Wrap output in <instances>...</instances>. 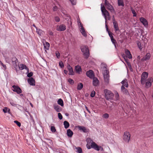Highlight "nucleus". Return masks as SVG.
<instances>
[{"label":"nucleus","mask_w":153,"mask_h":153,"mask_svg":"<svg viewBox=\"0 0 153 153\" xmlns=\"http://www.w3.org/2000/svg\"><path fill=\"white\" fill-rule=\"evenodd\" d=\"M106 31L108 32V33H110V31L109 30L108 28H106Z\"/></svg>","instance_id":"obj_62"},{"label":"nucleus","mask_w":153,"mask_h":153,"mask_svg":"<svg viewBox=\"0 0 153 153\" xmlns=\"http://www.w3.org/2000/svg\"><path fill=\"white\" fill-rule=\"evenodd\" d=\"M108 35H109L111 39L113 38V33H111V32L109 33H108Z\"/></svg>","instance_id":"obj_52"},{"label":"nucleus","mask_w":153,"mask_h":153,"mask_svg":"<svg viewBox=\"0 0 153 153\" xmlns=\"http://www.w3.org/2000/svg\"><path fill=\"white\" fill-rule=\"evenodd\" d=\"M131 135L129 132L125 131L124 132L123 136V139L124 141L127 143H128L130 139Z\"/></svg>","instance_id":"obj_7"},{"label":"nucleus","mask_w":153,"mask_h":153,"mask_svg":"<svg viewBox=\"0 0 153 153\" xmlns=\"http://www.w3.org/2000/svg\"><path fill=\"white\" fill-rule=\"evenodd\" d=\"M3 111L4 113H6L7 112H8L9 114L10 113V109L9 108H8L7 107H4L3 109Z\"/></svg>","instance_id":"obj_32"},{"label":"nucleus","mask_w":153,"mask_h":153,"mask_svg":"<svg viewBox=\"0 0 153 153\" xmlns=\"http://www.w3.org/2000/svg\"><path fill=\"white\" fill-rule=\"evenodd\" d=\"M13 89L12 90L15 92H16L18 94L22 93V90L18 86L13 85L12 86Z\"/></svg>","instance_id":"obj_9"},{"label":"nucleus","mask_w":153,"mask_h":153,"mask_svg":"<svg viewBox=\"0 0 153 153\" xmlns=\"http://www.w3.org/2000/svg\"><path fill=\"white\" fill-rule=\"evenodd\" d=\"M107 65L104 64H101V67L104 70V71H105V70L107 69ZM104 71H103L104 72Z\"/></svg>","instance_id":"obj_37"},{"label":"nucleus","mask_w":153,"mask_h":153,"mask_svg":"<svg viewBox=\"0 0 153 153\" xmlns=\"http://www.w3.org/2000/svg\"><path fill=\"white\" fill-rule=\"evenodd\" d=\"M28 83L31 85H35V81L34 79L32 77L30 78L27 79Z\"/></svg>","instance_id":"obj_19"},{"label":"nucleus","mask_w":153,"mask_h":153,"mask_svg":"<svg viewBox=\"0 0 153 153\" xmlns=\"http://www.w3.org/2000/svg\"><path fill=\"white\" fill-rule=\"evenodd\" d=\"M53 107L54 109L57 112H59L62 111L61 108L57 105H54Z\"/></svg>","instance_id":"obj_20"},{"label":"nucleus","mask_w":153,"mask_h":153,"mask_svg":"<svg viewBox=\"0 0 153 153\" xmlns=\"http://www.w3.org/2000/svg\"><path fill=\"white\" fill-rule=\"evenodd\" d=\"M105 5L106 8L111 13H115V10L113 7L107 0H105Z\"/></svg>","instance_id":"obj_6"},{"label":"nucleus","mask_w":153,"mask_h":153,"mask_svg":"<svg viewBox=\"0 0 153 153\" xmlns=\"http://www.w3.org/2000/svg\"><path fill=\"white\" fill-rule=\"evenodd\" d=\"M104 81L106 85H108L109 82V72L107 70H105L103 73Z\"/></svg>","instance_id":"obj_5"},{"label":"nucleus","mask_w":153,"mask_h":153,"mask_svg":"<svg viewBox=\"0 0 153 153\" xmlns=\"http://www.w3.org/2000/svg\"><path fill=\"white\" fill-rule=\"evenodd\" d=\"M105 26L106 28H108V26L107 25V22L106 20H105Z\"/></svg>","instance_id":"obj_59"},{"label":"nucleus","mask_w":153,"mask_h":153,"mask_svg":"<svg viewBox=\"0 0 153 153\" xmlns=\"http://www.w3.org/2000/svg\"><path fill=\"white\" fill-rule=\"evenodd\" d=\"M125 53L127 55V56L129 59H131L132 58V56L130 53L128 49L125 50Z\"/></svg>","instance_id":"obj_21"},{"label":"nucleus","mask_w":153,"mask_h":153,"mask_svg":"<svg viewBox=\"0 0 153 153\" xmlns=\"http://www.w3.org/2000/svg\"><path fill=\"white\" fill-rule=\"evenodd\" d=\"M148 74L147 72H143L141 75V83L144 84L145 83L146 80L148 76Z\"/></svg>","instance_id":"obj_8"},{"label":"nucleus","mask_w":153,"mask_h":153,"mask_svg":"<svg viewBox=\"0 0 153 153\" xmlns=\"http://www.w3.org/2000/svg\"><path fill=\"white\" fill-rule=\"evenodd\" d=\"M81 50L85 58L87 59L89 56V51L86 46H82L81 47Z\"/></svg>","instance_id":"obj_3"},{"label":"nucleus","mask_w":153,"mask_h":153,"mask_svg":"<svg viewBox=\"0 0 153 153\" xmlns=\"http://www.w3.org/2000/svg\"><path fill=\"white\" fill-rule=\"evenodd\" d=\"M36 32L40 36H41L43 34V32L40 29H36Z\"/></svg>","instance_id":"obj_35"},{"label":"nucleus","mask_w":153,"mask_h":153,"mask_svg":"<svg viewBox=\"0 0 153 153\" xmlns=\"http://www.w3.org/2000/svg\"><path fill=\"white\" fill-rule=\"evenodd\" d=\"M14 122L15 123H16L19 127H20L21 126V124L17 120H15L14 121Z\"/></svg>","instance_id":"obj_42"},{"label":"nucleus","mask_w":153,"mask_h":153,"mask_svg":"<svg viewBox=\"0 0 153 153\" xmlns=\"http://www.w3.org/2000/svg\"><path fill=\"white\" fill-rule=\"evenodd\" d=\"M121 90L122 92L124 94H128V92L127 89L125 88L124 86L122 85L121 87Z\"/></svg>","instance_id":"obj_26"},{"label":"nucleus","mask_w":153,"mask_h":153,"mask_svg":"<svg viewBox=\"0 0 153 153\" xmlns=\"http://www.w3.org/2000/svg\"><path fill=\"white\" fill-rule=\"evenodd\" d=\"M57 9V7L56 6H54L53 8V10L54 11H56Z\"/></svg>","instance_id":"obj_56"},{"label":"nucleus","mask_w":153,"mask_h":153,"mask_svg":"<svg viewBox=\"0 0 153 153\" xmlns=\"http://www.w3.org/2000/svg\"><path fill=\"white\" fill-rule=\"evenodd\" d=\"M115 31L116 32L119 30L117 22L113 23Z\"/></svg>","instance_id":"obj_28"},{"label":"nucleus","mask_w":153,"mask_h":153,"mask_svg":"<svg viewBox=\"0 0 153 153\" xmlns=\"http://www.w3.org/2000/svg\"><path fill=\"white\" fill-rule=\"evenodd\" d=\"M72 4L73 5H75L76 4V0H69Z\"/></svg>","instance_id":"obj_46"},{"label":"nucleus","mask_w":153,"mask_h":153,"mask_svg":"<svg viewBox=\"0 0 153 153\" xmlns=\"http://www.w3.org/2000/svg\"><path fill=\"white\" fill-rule=\"evenodd\" d=\"M131 10L132 13L133 14L134 16H137V13L135 12L134 10L133 9H131Z\"/></svg>","instance_id":"obj_44"},{"label":"nucleus","mask_w":153,"mask_h":153,"mask_svg":"<svg viewBox=\"0 0 153 153\" xmlns=\"http://www.w3.org/2000/svg\"><path fill=\"white\" fill-rule=\"evenodd\" d=\"M68 81L71 84H73L74 83V80L71 79H68Z\"/></svg>","instance_id":"obj_41"},{"label":"nucleus","mask_w":153,"mask_h":153,"mask_svg":"<svg viewBox=\"0 0 153 153\" xmlns=\"http://www.w3.org/2000/svg\"><path fill=\"white\" fill-rule=\"evenodd\" d=\"M118 4L119 6H123L124 4L123 0H118Z\"/></svg>","instance_id":"obj_34"},{"label":"nucleus","mask_w":153,"mask_h":153,"mask_svg":"<svg viewBox=\"0 0 153 153\" xmlns=\"http://www.w3.org/2000/svg\"><path fill=\"white\" fill-rule=\"evenodd\" d=\"M49 34L51 35H53V32H50Z\"/></svg>","instance_id":"obj_63"},{"label":"nucleus","mask_w":153,"mask_h":153,"mask_svg":"<svg viewBox=\"0 0 153 153\" xmlns=\"http://www.w3.org/2000/svg\"><path fill=\"white\" fill-rule=\"evenodd\" d=\"M105 98L107 100H111L114 97L113 94L110 90L105 89L104 90Z\"/></svg>","instance_id":"obj_4"},{"label":"nucleus","mask_w":153,"mask_h":153,"mask_svg":"<svg viewBox=\"0 0 153 153\" xmlns=\"http://www.w3.org/2000/svg\"><path fill=\"white\" fill-rule=\"evenodd\" d=\"M75 69L76 72L79 74L80 72H81V68L80 66L79 65H77L75 67Z\"/></svg>","instance_id":"obj_29"},{"label":"nucleus","mask_w":153,"mask_h":153,"mask_svg":"<svg viewBox=\"0 0 153 153\" xmlns=\"http://www.w3.org/2000/svg\"><path fill=\"white\" fill-rule=\"evenodd\" d=\"M111 39V42H112V43L114 45V46H115V47H116V46L115 45V42H116V40L115 39H114V38H112V39Z\"/></svg>","instance_id":"obj_48"},{"label":"nucleus","mask_w":153,"mask_h":153,"mask_svg":"<svg viewBox=\"0 0 153 153\" xmlns=\"http://www.w3.org/2000/svg\"><path fill=\"white\" fill-rule=\"evenodd\" d=\"M102 117L105 119H107L109 117V115L107 113L104 114L102 115Z\"/></svg>","instance_id":"obj_38"},{"label":"nucleus","mask_w":153,"mask_h":153,"mask_svg":"<svg viewBox=\"0 0 153 153\" xmlns=\"http://www.w3.org/2000/svg\"><path fill=\"white\" fill-rule=\"evenodd\" d=\"M115 96L117 100H118L119 99V95L118 93L116 92L115 94Z\"/></svg>","instance_id":"obj_53"},{"label":"nucleus","mask_w":153,"mask_h":153,"mask_svg":"<svg viewBox=\"0 0 153 153\" xmlns=\"http://www.w3.org/2000/svg\"><path fill=\"white\" fill-rule=\"evenodd\" d=\"M33 75V73L32 72H30L28 73L27 74V76L29 77H30L32 76Z\"/></svg>","instance_id":"obj_51"},{"label":"nucleus","mask_w":153,"mask_h":153,"mask_svg":"<svg viewBox=\"0 0 153 153\" xmlns=\"http://www.w3.org/2000/svg\"><path fill=\"white\" fill-rule=\"evenodd\" d=\"M76 152L78 153H81L82 152V149L79 147H78L76 148Z\"/></svg>","instance_id":"obj_36"},{"label":"nucleus","mask_w":153,"mask_h":153,"mask_svg":"<svg viewBox=\"0 0 153 153\" xmlns=\"http://www.w3.org/2000/svg\"><path fill=\"white\" fill-rule=\"evenodd\" d=\"M140 22L145 26L147 27L148 25L147 21L143 17H141L140 18Z\"/></svg>","instance_id":"obj_17"},{"label":"nucleus","mask_w":153,"mask_h":153,"mask_svg":"<svg viewBox=\"0 0 153 153\" xmlns=\"http://www.w3.org/2000/svg\"><path fill=\"white\" fill-rule=\"evenodd\" d=\"M153 81V79L152 78H148L146 82V86L147 88L150 87L152 85V83Z\"/></svg>","instance_id":"obj_12"},{"label":"nucleus","mask_w":153,"mask_h":153,"mask_svg":"<svg viewBox=\"0 0 153 153\" xmlns=\"http://www.w3.org/2000/svg\"><path fill=\"white\" fill-rule=\"evenodd\" d=\"M55 54L57 58H59L60 56V53L58 51H56L55 52Z\"/></svg>","instance_id":"obj_40"},{"label":"nucleus","mask_w":153,"mask_h":153,"mask_svg":"<svg viewBox=\"0 0 153 153\" xmlns=\"http://www.w3.org/2000/svg\"><path fill=\"white\" fill-rule=\"evenodd\" d=\"M85 108L86 109V110H87V111L89 112V113H90V111L88 110V108H87V107L86 106H85Z\"/></svg>","instance_id":"obj_61"},{"label":"nucleus","mask_w":153,"mask_h":153,"mask_svg":"<svg viewBox=\"0 0 153 153\" xmlns=\"http://www.w3.org/2000/svg\"><path fill=\"white\" fill-rule=\"evenodd\" d=\"M95 95V92L94 91H92L91 92V97H93Z\"/></svg>","instance_id":"obj_49"},{"label":"nucleus","mask_w":153,"mask_h":153,"mask_svg":"<svg viewBox=\"0 0 153 153\" xmlns=\"http://www.w3.org/2000/svg\"><path fill=\"white\" fill-rule=\"evenodd\" d=\"M101 9L103 15L104 17V18L105 20L107 19L109 20L110 17V15L109 13L107 10H106L104 6H102V4H101Z\"/></svg>","instance_id":"obj_2"},{"label":"nucleus","mask_w":153,"mask_h":153,"mask_svg":"<svg viewBox=\"0 0 153 153\" xmlns=\"http://www.w3.org/2000/svg\"><path fill=\"white\" fill-rule=\"evenodd\" d=\"M51 130L53 132H54L56 131V130L54 127L51 126Z\"/></svg>","instance_id":"obj_47"},{"label":"nucleus","mask_w":153,"mask_h":153,"mask_svg":"<svg viewBox=\"0 0 153 153\" xmlns=\"http://www.w3.org/2000/svg\"><path fill=\"white\" fill-rule=\"evenodd\" d=\"M12 64L14 67L15 68L16 71H17V63L18 62V59L16 57H14L12 58Z\"/></svg>","instance_id":"obj_10"},{"label":"nucleus","mask_w":153,"mask_h":153,"mask_svg":"<svg viewBox=\"0 0 153 153\" xmlns=\"http://www.w3.org/2000/svg\"><path fill=\"white\" fill-rule=\"evenodd\" d=\"M98 147H99V150H100L101 151L103 150V148L101 146H98Z\"/></svg>","instance_id":"obj_58"},{"label":"nucleus","mask_w":153,"mask_h":153,"mask_svg":"<svg viewBox=\"0 0 153 153\" xmlns=\"http://www.w3.org/2000/svg\"><path fill=\"white\" fill-rule=\"evenodd\" d=\"M112 22L113 23L117 22L116 21L114 18V16H113L112 17Z\"/></svg>","instance_id":"obj_54"},{"label":"nucleus","mask_w":153,"mask_h":153,"mask_svg":"<svg viewBox=\"0 0 153 153\" xmlns=\"http://www.w3.org/2000/svg\"><path fill=\"white\" fill-rule=\"evenodd\" d=\"M122 84H123L122 85L124 86H125L126 87H128V82L127 80L126 79L123 80L121 82Z\"/></svg>","instance_id":"obj_25"},{"label":"nucleus","mask_w":153,"mask_h":153,"mask_svg":"<svg viewBox=\"0 0 153 153\" xmlns=\"http://www.w3.org/2000/svg\"><path fill=\"white\" fill-rule=\"evenodd\" d=\"M93 84L94 86H97L99 84V81L97 77H94L93 78Z\"/></svg>","instance_id":"obj_18"},{"label":"nucleus","mask_w":153,"mask_h":153,"mask_svg":"<svg viewBox=\"0 0 153 153\" xmlns=\"http://www.w3.org/2000/svg\"><path fill=\"white\" fill-rule=\"evenodd\" d=\"M59 65L61 68H62L64 67V64L62 61H60L59 62Z\"/></svg>","instance_id":"obj_39"},{"label":"nucleus","mask_w":153,"mask_h":153,"mask_svg":"<svg viewBox=\"0 0 153 153\" xmlns=\"http://www.w3.org/2000/svg\"><path fill=\"white\" fill-rule=\"evenodd\" d=\"M18 66L20 70H22L24 69H25L27 71V73H28L29 72V69L26 67L25 65L22 64H21L19 65Z\"/></svg>","instance_id":"obj_15"},{"label":"nucleus","mask_w":153,"mask_h":153,"mask_svg":"<svg viewBox=\"0 0 153 153\" xmlns=\"http://www.w3.org/2000/svg\"><path fill=\"white\" fill-rule=\"evenodd\" d=\"M67 134L68 136L71 137L72 136L73 133L70 129H68L67 131Z\"/></svg>","instance_id":"obj_24"},{"label":"nucleus","mask_w":153,"mask_h":153,"mask_svg":"<svg viewBox=\"0 0 153 153\" xmlns=\"http://www.w3.org/2000/svg\"><path fill=\"white\" fill-rule=\"evenodd\" d=\"M58 117L59 118L60 120L62 119V115L60 113H58Z\"/></svg>","instance_id":"obj_45"},{"label":"nucleus","mask_w":153,"mask_h":153,"mask_svg":"<svg viewBox=\"0 0 153 153\" xmlns=\"http://www.w3.org/2000/svg\"><path fill=\"white\" fill-rule=\"evenodd\" d=\"M58 104L60 105L61 106L64 105L63 102L61 99H59L57 101Z\"/></svg>","instance_id":"obj_31"},{"label":"nucleus","mask_w":153,"mask_h":153,"mask_svg":"<svg viewBox=\"0 0 153 153\" xmlns=\"http://www.w3.org/2000/svg\"><path fill=\"white\" fill-rule=\"evenodd\" d=\"M86 74L87 76L91 79L93 78L94 76V72L91 70H90L87 71Z\"/></svg>","instance_id":"obj_11"},{"label":"nucleus","mask_w":153,"mask_h":153,"mask_svg":"<svg viewBox=\"0 0 153 153\" xmlns=\"http://www.w3.org/2000/svg\"><path fill=\"white\" fill-rule=\"evenodd\" d=\"M43 45H44V47L45 50H49L50 45L48 42H46L45 43H43Z\"/></svg>","instance_id":"obj_27"},{"label":"nucleus","mask_w":153,"mask_h":153,"mask_svg":"<svg viewBox=\"0 0 153 153\" xmlns=\"http://www.w3.org/2000/svg\"><path fill=\"white\" fill-rule=\"evenodd\" d=\"M67 68L69 71L68 74L69 75H74V72L73 71L72 68L69 64H68L67 66Z\"/></svg>","instance_id":"obj_14"},{"label":"nucleus","mask_w":153,"mask_h":153,"mask_svg":"<svg viewBox=\"0 0 153 153\" xmlns=\"http://www.w3.org/2000/svg\"><path fill=\"white\" fill-rule=\"evenodd\" d=\"M66 26L64 25H61L57 26L56 30L59 31L65 30L66 29Z\"/></svg>","instance_id":"obj_13"},{"label":"nucleus","mask_w":153,"mask_h":153,"mask_svg":"<svg viewBox=\"0 0 153 153\" xmlns=\"http://www.w3.org/2000/svg\"><path fill=\"white\" fill-rule=\"evenodd\" d=\"M10 104L12 105L13 106H15L16 104H14V103H10Z\"/></svg>","instance_id":"obj_60"},{"label":"nucleus","mask_w":153,"mask_h":153,"mask_svg":"<svg viewBox=\"0 0 153 153\" xmlns=\"http://www.w3.org/2000/svg\"><path fill=\"white\" fill-rule=\"evenodd\" d=\"M63 125L64 126L65 128L66 129L68 128L70 126L69 123L66 121H64L63 123Z\"/></svg>","instance_id":"obj_30"},{"label":"nucleus","mask_w":153,"mask_h":153,"mask_svg":"<svg viewBox=\"0 0 153 153\" xmlns=\"http://www.w3.org/2000/svg\"><path fill=\"white\" fill-rule=\"evenodd\" d=\"M80 31L83 36L85 37L87 36V34L83 27H82L81 28H80Z\"/></svg>","instance_id":"obj_22"},{"label":"nucleus","mask_w":153,"mask_h":153,"mask_svg":"<svg viewBox=\"0 0 153 153\" xmlns=\"http://www.w3.org/2000/svg\"><path fill=\"white\" fill-rule=\"evenodd\" d=\"M125 55L124 54H123V58L124 59H125V60L126 61V57H125L124 56Z\"/></svg>","instance_id":"obj_64"},{"label":"nucleus","mask_w":153,"mask_h":153,"mask_svg":"<svg viewBox=\"0 0 153 153\" xmlns=\"http://www.w3.org/2000/svg\"><path fill=\"white\" fill-rule=\"evenodd\" d=\"M137 45H138V46L139 48L140 49H141L142 48L141 47V46L140 43H138L137 44Z\"/></svg>","instance_id":"obj_55"},{"label":"nucleus","mask_w":153,"mask_h":153,"mask_svg":"<svg viewBox=\"0 0 153 153\" xmlns=\"http://www.w3.org/2000/svg\"><path fill=\"white\" fill-rule=\"evenodd\" d=\"M151 56L150 53H147L145 56L141 59V61L143 62L144 61L149 60L150 59Z\"/></svg>","instance_id":"obj_16"},{"label":"nucleus","mask_w":153,"mask_h":153,"mask_svg":"<svg viewBox=\"0 0 153 153\" xmlns=\"http://www.w3.org/2000/svg\"><path fill=\"white\" fill-rule=\"evenodd\" d=\"M56 22H59L60 21L59 18L58 16H56L54 18Z\"/></svg>","instance_id":"obj_50"},{"label":"nucleus","mask_w":153,"mask_h":153,"mask_svg":"<svg viewBox=\"0 0 153 153\" xmlns=\"http://www.w3.org/2000/svg\"><path fill=\"white\" fill-rule=\"evenodd\" d=\"M64 73L66 74H68V71H67L65 70H64Z\"/></svg>","instance_id":"obj_57"},{"label":"nucleus","mask_w":153,"mask_h":153,"mask_svg":"<svg viewBox=\"0 0 153 153\" xmlns=\"http://www.w3.org/2000/svg\"><path fill=\"white\" fill-rule=\"evenodd\" d=\"M86 141L87 142L86 146L88 149H90L91 148H93L96 150H99V147L98 145L95 142H94L91 138H87Z\"/></svg>","instance_id":"obj_1"},{"label":"nucleus","mask_w":153,"mask_h":153,"mask_svg":"<svg viewBox=\"0 0 153 153\" xmlns=\"http://www.w3.org/2000/svg\"><path fill=\"white\" fill-rule=\"evenodd\" d=\"M78 25L79 28H81L82 27H83L81 22H80V20L78 21Z\"/></svg>","instance_id":"obj_43"},{"label":"nucleus","mask_w":153,"mask_h":153,"mask_svg":"<svg viewBox=\"0 0 153 153\" xmlns=\"http://www.w3.org/2000/svg\"><path fill=\"white\" fill-rule=\"evenodd\" d=\"M77 127L79 130L82 131L86 133L87 132L86 128L84 126H79Z\"/></svg>","instance_id":"obj_23"},{"label":"nucleus","mask_w":153,"mask_h":153,"mask_svg":"<svg viewBox=\"0 0 153 153\" xmlns=\"http://www.w3.org/2000/svg\"><path fill=\"white\" fill-rule=\"evenodd\" d=\"M83 87V84L81 83H79L77 85V88L78 90H80Z\"/></svg>","instance_id":"obj_33"}]
</instances>
